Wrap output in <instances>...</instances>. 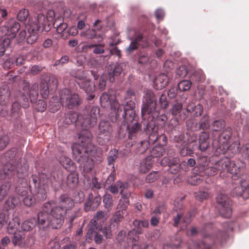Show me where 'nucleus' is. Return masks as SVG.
<instances>
[{
  "mask_svg": "<svg viewBox=\"0 0 249 249\" xmlns=\"http://www.w3.org/2000/svg\"><path fill=\"white\" fill-rule=\"evenodd\" d=\"M80 142L71 146L73 155L79 164L83 172H90L94 166L92 157L99 156L101 150L92 142V136L89 131H86L79 136Z\"/></svg>",
  "mask_w": 249,
  "mask_h": 249,
  "instance_id": "1",
  "label": "nucleus"
},
{
  "mask_svg": "<svg viewBox=\"0 0 249 249\" xmlns=\"http://www.w3.org/2000/svg\"><path fill=\"white\" fill-rule=\"evenodd\" d=\"M27 95H28L31 102L37 99L38 95V85L37 83L33 84L31 87L28 83L25 84L23 91L18 96L17 101L12 105V110L13 112L18 111L19 109V106L24 108L29 107V102Z\"/></svg>",
  "mask_w": 249,
  "mask_h": 249,
  "instance_id": "2",
  "label": "nucleus"
},
{
  "mask_svg": "<svg viewBox=\"0 0 249 249\" xmlns=\"http://www.w3.org/2000/svg\"><path fill=\"white\" fill-rule=\"evenodd\" d=\"M48 23V18L42 14H38L37 17L30 19L26 25V29L29 35L27 36V43H34L37 39V32L45 29L44 26Z\"/></svg>",
  "mask_w": 249,
  "mask_h": 249,
  "instance_id": "3",
  "label": "nucleus"
},
{
  "mask_svg": "<svg viewBox=\"0 0 249 249\" xmlns=\"http://www.w3.org/2000/svg\"><path fill=\"white\" fill-rule=\"evenodd\" d=\"M100 109L97 106H94L90 109L89 114L84 112L83 114H78L76 120V125L78 129L83 130L79 135L86 131L88 128L95 124L97 120L100 115Z\"/></svg>",
  "mask_w": 249,
  "mask_h": 249,
  "instance_id": "4",
  "label": "nucleus"
},
{
  "mask_svg": "<svg viewBox=\"0 0 249 249\" xmlns=\"http://www.w3.org/2000/svg\"><path fill=\"white\" fill-rule=\"evenodd\" d=\"M43 211L50 212L53 219V228L57 229L62 224L64 220L65 216L67 214L58 206H54L53 201H48L44 204Z\"/></svg>",
  "mask_w": 249,
  "mask_h": 249,
  "instance_id": "5",
  "label": "nucleus"
},
{
  "mask_svg": "<svg viewBox=\"0 0 249 249\" xmlns=\"http://www.w3.org/2000/svg\"><path fill=\"white\" fill-rule=\"evenodd\" d=\"M135 104L134 101L130 100L126 102L124 107L123 116L127 124V128L131 127L130 131L134 133L140 129V124L135 120L136 117L134 109Z\"/></svg>",
  "mask_w": 249,
  "mask_h": 249,
  "instance_id": "6",
  "label": "nucleus"
},
{
  "mask_svg": "<svg viewBox=\"0 0 249 249\" xmlns=\"http://www.w3.org/2000/svg\"><path fill=\"white\" fill-rule=\"evenodd\" d=\"M100 103L103 107L110 108L114 111L116 118L122 112V107L116 101L113 90L103 93L100 97Z\"/></svg>",
  "mask_w": 249,
  "mask_h": 249,
  "instance_id": "7",
  "label": "nucleus"
},
{
  "mask_svg": "<svg viewBox=\"0 0 249 249\" xmlns=\"http://www.w3.org/2000/svg\"><path fill=\"white\" fill-rule=\"evenodd\" d=\"M59 96L61 103L70 109L75 108L82 103V100L78 94L71 93L67 89L62 90Z\"/></svg>",
  "mask_w": 249,
  "mask_h": 249,
  "instance_id": "8",
  "label": "nucleus"
},
{
  "mask_svg": "<svg viewBox=\"0 0 249 249\" xmlns=\"http://www.w3.org/2000/svg\"><path fill=\"white\" fill-rule=\"evenodd\" d=\"M156 99L153 92L146 90L143 97L142 107V115L143 117L146 114H150L155 112L156 108Z\"/></svg>",
  "mask_w": 249,
  "mask_h": 249,
  "instance_id": "9",
  "label": "nucleus"
},
{
  "mask_svg": "<svg viewBox=\"0 0 249 249\" xmlns=\"http://www.w3.org/2000/svg\"><path fill=\"white\" fill-rule=\"evenodd\" d=\"M217 207L220 215L225 218L230 217L232 213L231 201L225 195L220 194L216 197Z\"/></svg>",
  "mask_w": 249,
  "mask_h": 249,
  "instance_id": "10",
  "label": "nucleus"
},
{
  "mask_svg": "<svg viewBox=\"0 0 249 249\" xmlns=\"http://www.w3.org/2000/svg\"><path fill=\"white\" fill-rule=\"evenodd\" d=\"M98 130L97 141L99 144L104 145L109 141L112 131L110 123L106 121H101L99 124Z\"/></svg>",
  "mask_w": 249,
  "mask_h": 249,
  "instance_id": "11",
  "label": "nucleus"
},
{
  "mask_svg": "<svg viewBox=\"0 0 249 249\" xmlns=\"http://www.w3.org/2000/svg\"><path fill=\"white\" fill-rule=\"evenodd\" d=\"M20 178L21 176L19 172L18 171L15 165L9 162L5 164L0 171V179H15L16 178Z\"/></svg>",
  "mask_w": 249,
  "mask_h": 249,
  "instance_id": "12",
  "label": "nucleus"
},
{
  "mask_svg": "<svg viewBox=\"0 0 249 249\" xmlns=\"http://www.w3.org/2000/svg\"><path fill=\"white\" fill-rule=\"evenodd\" d=\"M232 194L236 196H242L244 199L249 198V180H240L239 185L233 189Z\"/></svg>",
  "mask_w": 249,
  "mask_h": 249,
  "instance_id": "13",
  "label": "nucleus"
},
{
  "mask_svg": "<svg viewBox=\"0 0 249 249\" xmlns=\"http://www.w3.org/2000/svg\"><path fill=\"white\" fill-rule=\"evenodd\" d=\"M245 168V164L244 162L241 161H232L228 173L231 175L233 179H236L243 175Z\"/></svg>",
  "mask_w": 249,
  "mask_h": 249,
  "instance_id": "14",
  "label": "nucleus"
},
{
  "mask_svg": "<svg viewBox=\"0 0 249 249\" xmlns=\"http://www.w3.org/2000/svg\"><path fill=\"white\" fill-rule=\"evenodd\" d=\"M37 223L39 228L45 229L50 226L53 228V219L50 212L42 209V211L38 214Z\"/></svg>",
  "mask_w": 249,
  "mask_h": 249,
  "instance_id": "15",
  "label": "nucleus"
},
{
  "mask_svg": "<svg viewBox=\"0 0 249 249\" xmlns=\"http://www.w3.org/2000/svg\"><path fill=\"white\" fill-rule=\"evenodd\" d=\"M12 234L13 235L11 238V241L15 246L22 248L28 245L29 240L26 236L25 231H18Z\"/></svg>",
  "mask_w": 249,
  "mask_h": 249,
  "instance_id": "16",
  "label": "nucleus"
},
{
  "mask_svg": "<svg viewBox=\"0 0 249 249\" xmlns=\"http://www.w3.org/2000/svg\"><path fill=\"white\" fill-rule=\"evenodd\" d=\"M107 218V215L103 211H98L90 220L89 224L88 225V234H92L94 230L97 229L98 221L100 220L104 221Z\"/></svg>",
  "mask_w": 249,
  "mask_h": 249,
  "instance_id": "17",
  "label": "nucleus"
},
{
  "mask_svg": "<svg viewBox=\"0 0 249 249\" xmlns=\"http://www.w3.org/2000/svg\"><path fill=\"white\" fill-rule=\"evenodd\" d=\"M58 207L68 213L74 206L73 200L67 195H61L58 198Z\"/></svg>",
  "mask_w": 249,
  "mask_h": 249,
  "instance_id": "18",
  "label": "nucleus"
},
{
  "mask_svg": "<svg viewBox=\"0 0 249 249\" xmlns=\"http://www.w3.org/2000/svg\"><path fill=\"white\" fill-rule=\"evenodd\" d=\"M9 24L8 26L2 27L1 30L6 31L4 35L11 40L15 38L17 33L20 28V24L14 20L10 21Z\"/></svg>",
  "mask_w": 249,
  "mask_h": 249,
  "instance_id": "19",
  "label": "nucleus"
},
{
  "mask_svg": "<svg viewBox=\"0 0 249 249\" xmlns=\"http://www.w3.org/2000/svg\"><path fill=\"white\" fill-rule=\"evenodd\" d=\"M38 185L40 187H48L51 186L55 188L59 183L55 180L54 178L50 176L49 177L47 175L44 173L38 175Z\"/></svg>",
  "mask_w": 249,
  "mask_h": 249,
  "instance_id": "20",
  "label": "nucleus"
},
{
  "mask_svg": "<svg viewBox=\"0 0 249 249\" xmlns=\"http://www.w3.org/2000/svg\"><path fill=\"white\" fill-rule=\"evenodd\" d=\"M179 160L177 158H173L169 160L167 158H164L161 160V164L163 166H168V170L172 174L177 173L180 169V165L179 164Z\"/></svg>",
  "mask_w": 249,
  "mask_h": 249,
  "instance_id": "21",
  "label": "nucleus"
},
{
  "mask_svg": "<svg viewBox=\"0 0 249 249\" xmlns=\"http://www.w3.org/2000/svg\"><path fill=\"white\" fill-rule=\"evenodd\" d=\"M124 64L123 63L114 65H109L108 67V75L109 80L110 82L114 81V76L119 75L124 68Z\"/></svg>",
  "mask_w": 249,
  "mask_h": 249,
  "instance_id": "22",
  "label": "nucleus"
},
{
  "mask_svg": "<svg viewBox=\"0 0 249 249\" xmlns=\"http://www.w3.org/2000/svg\"><path fill=\"white\" fill-rule=\"evenodd\" d=\"M169 78L167 75L164 73L159 74L155 79L154 87L157 89H161L167 85Z\"/></svg>",
  "mask_w": 249,
  "mask_h": 249,
  "instance_id": "23",
  "label": "nucleus"
},
{
  "mask_svg": "<svg viewBox=\"0 0 249 249\" xmlns=\"http://www.w3.org/2000/svg\"><path fill=\"white\" fill-rule=\"evenodd\" d=\"M231 136V129L230 127L226 128L219 136V147L221 148V144L224 145V149H228L229 145L227 143L228 141Z\"/></svg>",
  "mask_w": 249,
  "mask_h": 249,
  "instance_id": "24",
  "label": "nucleus"
},
{
  "mask_svg": "<svg viewBox=\"0 0 249 249\" xmlns=\"http://www.w3.org/2000/svg\"><path fill=\"white\" fill-rule=\"evenodd\" d=\"M10 90L7 86H2L0 88V104L5 106L9 103Z\"/></svg>",
  "mask_w": 249,
  "mask_h": 249,
  "instance_id": "25",
  "label": "nucleus"
},
{
  "mask_svg": "<svg viewBox=\"0 0 249 249\" xmlns=\"http://www.w3.org/2000/svg\"><path fill=\"white\" fill-rule=\"evenodd\" d=\"M78 85L80 88L87 93H93L95 91V86L93 82L88 79L79 82Z\"/></svg>",
  "mask_w": 249,
  "mask_h": 249,
  "instance_id": "26",
  "label": "nucleus"
},
{
  "mask_svg": "<svg viewBox=\"0 0 249 249\" xmlns=\"http://www.w3.org/2000/svg\"><path fill=\"white\" fill-rule=\"evenodd\" d=\"M231 161L228 158H224L219 160L215 164L218 171H220L221 173L225 171L229 172Z\"/></svg>",
  "mask_w": 249,
  "mask_h": 249,
  "instance_id": "27",
  "label": "nucleus"
},
{
  "mask_svg": "<svg viewBox=\"0 0 249 249\" xmlns=\"http://www.w3.org/2000/svg\"><path fill=\"white\" fill-rule=\"evenodd\" d=\"M20 221L18 217L13 216L10 220L7 228V232L9 234H13L16 231H18L19 228Z\"/></svg>",
  "mask_w": 249,
  "mask_h": 249,
  "instance_id": "28",
  "label": "nucleus"
},
{
  "mask_svg": "<svg viewBox=\"0 0 249 249\" xmlns=\"http://www.w3.org/2000/svg\"><path fill=\"white\" fill-rule=\"evenodd\" d=\"M130 40H132L130 45L127 48L126 52L128 53H131L133 51L136 50L138 46H144L141 43L142 40V36L141 35H138L134 39L131 37H129Z\"/></svg>",
  "mask_w": 249,
  "mask_h": 249,
  "instance_id": "29",
  "label": "nucleus"
},
{
  "mask_svg": "<svg viewBox=\"0 0 249 249\" xmlns=\"http://www.w3.org/2000/svg\"><path fill=\"white\" fill-rule=\"evenodd\" d=\"M133 225L137 229H134L133 231L129 232L128 236L130 237V238H131V235L135 232L138 234L142 233V228H147L149 225V223L147 220H135L133 221Z\"/></svg>",
  "mask_w": 249,
  "mask_h": 249,
  "instance_id": "30",
  "label": "nucleus"
},
{
  "mask_svg": "<svg viewBox=\"0 0 249 249\" xmlns=\"http://www.w3.org/2000/svg\"><path fill=\"white\" fill-rule=\"evenodd\" d=\"M130 196L129 193L122 194L121 198L119 200V203L117 206L118 210L125 212L128 205H129V198Z\"/></svg>",
  "mask_w": 249,
  "mask_h": 249,
  "instance_id": "31",
  "label": "nucleus"
},
{
  "mask_svg": "<svg viewBox=\"0 0 249 249\" xmlns=\"http://www.w3.org/2000/svg\"><path fill=\"white\" fill-rule=\"evenodd\" d=\"M101 201V198L100 196H96L92 201L88 200L86 203L84 209L86 212L89 210L94 211L97 208Z\"/></svg>",
  "mask_w": 249,
  "mask_h": 249,
  "instance_id": "32",
  "label": "nucleus"
},
{
  "mask_svg": "<svg viewBox=\"0 0 249 249\" xmlns=\"http://www.w3.org/2000/svg\"><path fill=\"white\" fill-rule=\"evenodd\" d=\"M78 182V175L75 173H71L67 177L66 184L71 189L74 188Z\"/></svg>",
  "mask_w": 249,
  "mask_h": 249,
  "instance_id": "33",
  "label": "nucleus"
},
{
  "mask_svg": "<svg viewBox=\"0 0 249 249\" xmlns=\"http://www.w3.org/2000/svg\"><path fill=\"white\" fill-rule=\"evenodd\" d=\"M151 158L148 157L143 160L140 163V171L142 173L147 172L152 166Z\"/></svg>",
  "mask_w": 249,
  "mask_h": 249,
  "instance_id": "34",
  "label": "nucleus"
},
{
  "mask_svg": "<svg viewBox=\"0 0 249 249\" xmlns=\"http://www.w3.org/2000/svg\"><path fill=\"white\" fill-rule=\"evenodd\" d=\"M149 141L154 142H158L160 144L164 145L167 142V138L165 135H161L160 136H157L156 131L151 134L149 136Z\"/></svg>",
  "mask_w": 249,
  "mask_h": 249,
  "instance_id": "35",
  "label": "nucleus"
},
{
  "mask_svg": "<svg viewBox=\"0 0 249 249\" xmlns=\"http://www.w3.org/2000/svg\"><path fill=\"white\" fill-rule=\"evenodd\" d=\"M117 228V225L114 224L113 223H110L109 225L106 226L101 231L104 236H105L106 238H111L112 236V231Z\"/></svg>",
  "mask_w": 249,
  "mask_h": 249,
  "instance_id": "36",
  "label": "nucleus"
},
{
  "mask_svg": "<svg viewBox=\"0 0 249 249\" xmlns=\"http://www.w3.org/2000/svg\"><path fill=\"white\" fill-rule=\"evenodd\" d=\"M11 186V183L9 181H6L3 184H0V201L2 200L7 195Z\"/></svg>",
  "mask_w": 249,
  "mask_h": 249,
  "instance_id": "37",
  "label": "nucleus"
},
{
  "mask_svg": "<svg viewBox=\"0 0 249 249\" xmlns=\"http://www.w3.org/2000/svg\"><path fill=\"white\" fill-rule=\"evenodd\" d=\"M203 109L202 106L200 104L195 106L193 103H191L187 106V110L189 112H195L194 115L196 117L202 114Z\"/></svg>",
  "mask_w": 249,
  "mask_h": 249,
  "instance_id": "38",
  "label": "nucleus"
},
{
  "mask_svg": "<svg viewBox=\"0 0 249 249\" xmlns=\"http://www.w3.org/2000/svg\"><path fill=\"white\" fill-rule=\"evenodd\" d=\"M36 224V221L35 218H32L28 220L24 221L21 225L22 231H29L33 229Z\"/></svg>",
  "mask_w": 249,
  "mask_h": 249,
  "instance_id": "39",
  "label": "nucleus"
},
{
  "mask_svg": "<svg viewBox=\"0 0 249 249\" xmlns=\"http://www.w3.org/2000/svg\"><path fill=\"white\" fill-rule=\"evenodd\" d=\"M40 94L42 97L44 98H47L49 90H51L47 84V81L46 80H42L40 83Z\"/></svg>",
  "mask_w": 249,
  "mask_h": 249,
  "instance_id": "40",
  "label": "nucleus"
},
{
  "mask_svg": "<svg viewBox=\"0 0 249 249\" xmlns=\"http://www.w3.org/2000/svg\"><path fill=\"white\" fill-rule=\"evenodd\" d=\"M124 212L118 210L113 214L112 218L110 220V223H113L114 224L117 225V228L118 223L124 218Z\"/></svg>",
  "mask_w": 249,
  "mask_h": 249,
  "instance_id": "41",
  "label": "nucleus"
},
{
  "mask_svg": "<svg viewBox=\"0 0 249 249\" xmlns=\"http://www.w3.org/2000/svg\"><path fill=\"white\" fill-rule=\"evenodd\" d=\"M18 199L14 197H9L4 204V208L7 210L13 209L18 204Z\"/></svg>",
  "mask_w": 249,
  "mask_h": 249,
  "instance_id": "42",
  "label": "nucleus"
},
{
  "mask_svg": "<svg viewBox=\"0 0 249 249\" xmlns=\"http://www.w3.org/2000/svg\"><path fill=\"white\" fill-rule=\"evenodd\" d=\"M202 180L201 175L198 174L189 178L187 182L192 185H196L200 184Z\"/></svg>",
  "mask_w": 249,
  "mask_h": 249,
  "instance_id": "43",
  "label": "nucleus"
},
{
  "mask_svg": "<svg viewBox=\"0 0 249 249\" xmlns=\"http://www.w3.org/2000/svg\"><path fill=\"white\" fill-rule=\"evenodd\" d=\"M11 41L10 38L5 37L2 41H0V56L4 54L6 50L10 47Z\"/></svg>",
  "mask_w": 249,
  "mask_h": 249,
  "instance_id": "44",
  "label": "nucleus"
},
{
  "mask_svg": "<svg viewBox=\"0 0 249 249\" xmlns=\"http://www.w3.org/2000/svg\"><path fill=\"white\" fill-rule=\"evenodd\" d=\"M192 85L190 81L184 80L181 81L178 85V89L180 91H185L190 89Z\"/></svg>",
  "mask_w": 249,
  "mask_h": 249,
  "instance_id": "45",
  "label": "nucleus"
},
{
  "mask_svg": "<svg viewBox=\"0 0 249 249\" xmlns=\"http://www.w3.org/2000/svg\"><path fill=\"white\" fill-rule=\"evenodd\" d=\"M103 203L106 209H110L113 204L112 196L107 193L105 194L103 199Z\"/></svg>",
  "mask_w": 249,
  "mask_h": 249,
  "instance_id": "46",
  "label": "nucleus"
},
{
  "mask_svg": "<svg viewBox=\"0 0 249 249\" xmlns=\"http://www.w3.org/2000/svg\"><path fill=\"white\" fill-rule=\"evenodd\" d=\"M209 193L207 189L204 191H199L195 193V197L197 200L203 201L209 197Z\"/></svg>",
  "mask_w": 249,
  "mask_h": 249,
  "instance_id": "47",
  "label": "nucleus"
},
{
  "mask_svg": "<svg viewBox=\"0 0 249 249\" xmlns=\"http://www.w3.org/2000/svg\"><path fill=\"white\" fill-rule=\"evenodd\" d=\"M60 163L66 169L69 170L72 164L71 159L67 157L62 156L60 158Z\"/></svg>",
  "mask_w": 249,
  "mask_h": 249,
  "instance_id": "48",
  "label": "nucleus"
},
{
  "mask_svg": "<svg viewBox=\"0 0 249 249\" xmlns=\"http://www.w3.org/2000/svg\"><path fill=\"white\" fill-rule=\"evenodd\" d=\"M48 187H40L39 186V189L37 193V197L40 200H44L47 198V191Z\"/></svg>",
  "mask_w": 249,
  "mask_h": 249,
  "instance_id": "49",
  "label": "nucleus"
},
{
  "mask_svg": "<svg viewBox=\"0 0 249 249\" xmlns=\"http://www.w3.org/2000/svg\"><path fill=\"white\" fill-rule=\"evenodd\" d=\"M225 122L222 120H216L211 125L213 131H220L225 126Z\"/></svg>",
  "mask_w": 249,
  "mask_h": 249,
  "instance_id": "50",
  "label": "nucleus"
},
{
  "mask_svg": "<svg viewBox=\"0 0 249 249\" xmlns=\"http://www.w3.org/2000/svg\"><path fill=\"white\" fill-rule=\"evenodd\" d=\"M72 76L78 78L82 81L87 79L85 72L81 70H76L72 71L71 72Z\"/></svg>",
  "mask_w": 249,
  "mask_h": 249,
  "instance_id": "51",
  "label": "nucleus"
},
{
  "mask_svg": "<svg viewBox=\"0 0 249 249\" xmlns=\"http://www.w3.org/2000/svg\"><path fill=\"white\" fill-rule=\"evenodd\" d=\"M209 117L207 115H205L200 122V128L202 129H207L210 126Z\"/></svg>",
  "mask_w": 249,
  "mask_h": 249,
  "instance_id": "52",
  "label": "nucleus"
},
{
  "mask_svg": "<svg viewBox=\"0 0 249 249\" xmlns=\"http://www.w3.org/2000/svg\"><path fill=\"white\" fill-rule=\"evenodd\" d=\"M149 146V142L147 141H143L138 144L137 152L142 154L146 151Z\"/></svg>",
  "mask_w": 249,
  "mask_h": 249,
  "instance_id": "53",
  "label": "nucleus"
},
{
  "mask_svg": "<svg viewBox=\"0 0 249 249\" xmlns=\"http://www.w3.org/2000/svg\"><path fill=\"white\" fill-rule=\"evenodd\" d=\"M118 157V150L114 149L111 150L108 153L107 157V162L108 164H113Z\"/></svg>",
  "mask_w": 249,
  "mask_h": 249,
  "instance_id": "54",
  "label": "nucleus"
},
{
  "mask_svg": "<svg viewBox=\"0 0 249 249\" xmlns=\"http://www.w3.org/2000/svg\"><path fill=\"white\" fill-rule=\"evenodd\" d=\"M96 31L95 30H89L86 32H82L80 35L82 37H86L88 39H92L96 37Z\"/></svg>",
  "mask_w": 249,
  "mask_h": 249,
  "instance_id": "55",
  "label": "nucleus"
},
{
  "mask_svg": "<svg viewBox=\"0 0 249 249\" xmlns=\"http://www.w3.org/2000/svg\"><path fill=\"white\" fill-rule=\"evenodd\" d=\"M48 87L51 90H54L56 89L57 86V80L54 76H51L49 77L47 82Z\"/></svg>",
  "mask_w": 249,
  "mask_h": 249,
  "instance_id": "56",
  "label": "nucleus"
},
{
  "mask_svg": "<svg viewBox=\"0 0 249 249\" xmlns=\"http://www.w3.org/2000/svg\"><path fill=\"white\" fill-rule=\"evenodd\" d=\"M23 201L26 206L31 207L35 204V199L32 195L29 194L23 198Z\"/></svg>",
  "mask_w": 249,
  "mask_h": 249,
  "instance_id": "57",
  "label": "nucleus"
},
{
  "mask_svg": "<svg viewBox=\"0 0 249 249\" xmlns=\"http://www.w3.org/2000/svg\"><path fill=\"white\" fill-rule=\"evenodd\" d=\"M185 142H183L182 143L181 142H178L176 146L180 148V154L181 155L184 156L186 155L189 154V152L191 151L188 147H184L185 145Z\"/></svg>",
  "mask_w": 249,
  "mask_h": 249,
  "instance_id": "58",
  "label": "nucleus"
},
{
  "mask_svg": "<svg viewBox=\"0 0 249 249\" xmlns=\"http://www.w3.org/2000/svg\"><path fill=\"white\" fill-rule=\"evenodd\" d=\"M35 107L38 111L43 112L46 109L47 104L45 101L39 100L36 102Z\"/></svg>",
  "mask_w": 249,
  "mask_h": 249,
  "instance_id": "59",
  "label": "nucleus"
},
{
  "mask_svg": "<svg viewBox=\"0 0 249 249\" xmlns=\"http://www.w3.org/2000/svg\"><path fill=\"white\" fill-rule=\"evenodd\" d=\"M93 236L94 237V241L96 244H99L102 243L103 240V236L101 234L97 233L95 230H94L92 234H89V235L87 233V237L90 239H92Z\"/></svg>",
  "mask_w": 249,
  "mask_h": 249,
  "instance_id": "60",
  "label": "nucleus"
},
{
  "mask_svg": "<svg viewBox=\"0 0 249 249\" xmlns=\"http://www.w3.org/2000/svg\"><path fill=\"white\" fill-rule=\"evenodd\" d=\"M159 178V173L157 172H152L146 177V181L151 183L157 180Z\"/></svg>",
  "mask_w": 249,
  "mask_h": 249,
  "instance_id": "61",
  "label": "nucleus"
},
{
  "mask_svg": "<svg viewBox=\"0 0 249 249\" xmlns=\"http://www.w3.org/2000/svg\"><path fill=\"white\" fill-rule=\"evenodd\" d=\"M204 174L207 176H214L218 172L216 164L213 167H206L204 169Z\"/></svg>",
  "mask_w": 249,
  "mask_h": 249,
  "instance_id": "62",
  "label": "nucleus"
},
{
  "mask_svg": "<svg viewBox=\"0 0 249 249\" xmlns=\"http://www.w3.org/2000/svg\"><path fill=\"white\" fill-rule=\"evenodd\" d=\"M163 150L161 147H155L151 151V156L153 157L159 158L163 155Z\"/></svg>",
  "mask_w": 249,
  "mask_h": 249,
  "instance_id": "63",
  "label": "nucleus"
},
{
  "mask_svg": "<svg viewBox=\"0 0 249 249\" xmlns=\"http://www.w3.org/2000/svg\"><path fill=\"white\" fill-rule=\"evenodd\" d=\"M15 61V57H12L6 59L3 64L4 69H9L14 66V62Z\"/></svg>",
  "mask_w": 249,
  "mask_h": 249,
  "instance_id": "64",
  "label": "nucleus"
}]
</instances>
